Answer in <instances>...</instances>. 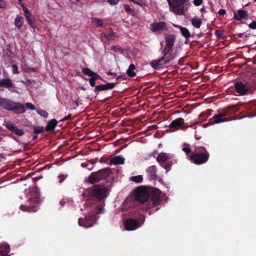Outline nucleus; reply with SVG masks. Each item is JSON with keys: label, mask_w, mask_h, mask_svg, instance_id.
I'll return each instance as SVG.
<instances>
[{"label": "nucleus", "mask_w": 256, "mask_h": 256, "mask_svg": "<svg viewBox=\"0 0 256 256\" xmlns=\"http://www.w3.org/2000/svg\"><path fill=\"white\" fill-rule=\"evenodd\" d=\"M161 191L158 188H153L149 193L146 189L140 186L134 190V198L136 201L144 204L150 198L153 206H158L160 203Z\"/></svg>", "instance_id": "nucleus-1"}, {"label": "nucleus", "mask_w": 256, "mask_h": 256, "mask_svg": "<svg viewBox=\"0 0 256 256\" xmlns=\"http://www.w3.org/2000/svg\"><path fill=\"white\" fill-rule=\"evenodd\" d=\"M88 192L90 196L98 200V204L96 206L97 214H102L104 212L103 207L104 206V199L108 196V189L102 186L96 185L89 190Z\"/></svg>", "instance_id": "nucleus-2"}, {"label": "nucleus", "mask_w": 256, "mask_h": 256, "mask_svg": "<svg viewBox=\"0 0 256 256\" xmlns=\"http://www.w3.org/2000/svg\"><path fill=\"white\" fill-rule=\"evenodd\" d=\"M210 158V154L204 146H194V149L189 157V160L196 165L206 163Z\"/></svg>", "instance_id": "nucleus-3"}, {"label": "nucleus", "mask_w": 256, "mask_h": 256, "mask_svg": "<svg viewBox=\"0 0 256 256\" xmlns=\"http://www.w3.org/2000/svg\"><path fill=\"white\" fill-rule=\"evenodd\" d=\"M0 107L13 112L16 114H22L26 112L24 106L22 104L4 98H0Z\"/></svg>", "instance_id": "nucleus-4"}, {"label": "nucleus", "mask_w": 256, "mask_h": 256, "mask_svg": "<svg viewBox=\"0 0 256 256\" xmlns=\"http://www.w3.org/2000/svg\"><path fill=\"white\" fill-rule=\"evenodd\" d=\"M234 88L236 92L241 96L251 94L256 90V82H237L234 83Z\"/></svg>", "instance_id": "nucleus-5"}, {"label": "nucleus", "mask_w": 256, "mask_h": 256, "mask_svg": "<svg viewBox=\"0 0 256 256\" xmlns=\"http://www.w3.org/2000/svg\"><path fill=\"white\" fill-rule=\"evenodd\" d=\"M136 219L128 218L125 220L124 224L128 230H134L140 227L145 221V216L140 214L136 213L133 216Z\"/></svg>", "instance_id": "nucleus-6"}, {"label": "nucleus", "mask_w": 256, "mask_h": 256, "mask_svg": "<svg viewBox=\"0 0 256 256\" xmlns=\"http://www.w3.org/2000/svg\"><path fill=\"white\" fill-rule=\"evenodd\" d=\"M112 174L110 168H104L98 170L96 172H92L88 177L86 180L92 184L98 182L102 180H104L110 177Z\"/></svg>", "instance_id": "nucleus-7"}, {"label": "nucleus", "mask_w": 256, "mask_h": 256, "mask_svg": "<svg viewBox=\"0 0 256 256\" xmlns=\"http://www.w3.org/2000/svg\"><path fill=\"white\" fill-rule=\"evenodd\" d=\"M160 165L165 170H168L174 164L170 154L162 152L156 158Z\"/></svg>", "instance_id": "nucleus-8"}, {"label": "nucleus", "mask_w": 256, "mask_h": 256, "mask_svg": "<svg viewBox=\"0 0 256 256\" xmlns=\"http://www.w3.org/2000/svg\"><path fill=\"white\" fill-rule=\"evenodd\" d=\"M186 0H168L170 10L176 15H182L184 12V4Z\"/></svg>", "instance_id": "nucleus-9"}, {"label": "nucleus", "mask_w": 256, "mask_h": 256, "mask_svg": "<svg viewBox=\"0 0 256 256\" xmlns=\"http://www.w3.org/2000/svg\"><path fill=\"white\" fill-rule=\"evenodd\" d=\"M240 106H244L248 111V116L252 118L256 116V106H250L249 104H240L238 103L236 105L229 106L228 107V108L232 112L236 113L239 110Z\"/></svg>", "instance_id": "nucleus-10"}, {"label": "nucleus", "mask_w": 256, "mask_h": 256, "mask_svg": "<svg viewBox=\"0 0 256 256\" xmlns=\"http://www.w3.org/2000/svg\"><path fill=\"white\" fill-rule=\"evenodd\" d=\"M98 219L96 214H88L84 218H80L78 219V224L86 228L92 226L96 222Z\"/></svg>", "instance_id": "nucleus-11"}, {"label": "nucleus", "mask_w": 256, "mask_h": 256, "mask_svg": "<svg viewBox=\"0 0 256 256\" xmlns=\"http://www.w3.org/2000/svg\"><path fill=\"white\" fill-rule=\"evenodd\" d=\"M29 202L32 205L26 206L22 204L20 207V210L26 212H36L38 210V204L40 202V198L38 197L30 198Z\"/></svg>", "instance_id": "nucleus-12"}, {"label": "nucleus", "mask_w": 256, "mask_h": 256, "mask_svg": "<svg viewBox=\"0 0 256 256\" xmlns=\"http://www.w3.org/2000/svg\"><path fill=\"white\" fill-rule=\"evenodd\" d=\"M188 126H185L184 119L182 118H179L173 120L170 122L169 128L170 132H174L178 130H186Z\"/></svg>", "instance_id": "nucleus-13"}, {"label": "nucleus", "mask_w": 256, "mask_h": 256, "mask_svg": "<svg viewBox=\"0 0 256 256\" xmlns=\"http://www.w3.org/2000/svg\"><path fill=\"white\" fill-rule=\"evenodd\" d=\"M3 126L10 132L18 136H22L24 134V131L22 130L18 129L16 124L10 121L4 120Z\"/></svg>", "instance_id": "nucleus-14"}, {"label": "nucleus", "mask_w": 256, "mask_h": 256, "mask_svg": "<svg viewBox=\"0 0 256 256\" xmlns=\"http://www.w3.org/2000/svg\"><path fill=\"white\" fill-rule=\"evenodd\" d=\"M116 82H108L106 84H102L95 86L94 92L98 95L100 91L112 90L116 86Z\"/></svg>", "instance_id": "nucleus-15"}, {"label": "nucleus", "mask_w": 256, "mask_h": 256, "mask_svg": "<svg viewBox=\"0 0 256 256\" xmlns=\"http://www.w3.org/2000/svg\"><path fill=\"white\" fill-rule=\"evenodd\" d=\"M230 114L228 110H224L222 112L213 116V122L218 124L221 122L228 121L227 118H224L223 117L224 116H229Z\"/></svg>", "instance_id": "nucleus-16"}, {"label": "nucleus", "mask_w": 256, "mask_h": 256, "mask_svg": "<svg viewBox=\"0 0 256 256\" xmlns=\"http://www.w3.org/2000/svg\"><path fill=\"white\" fill-rule=\"evenodd\" d=\"M234 18L236 20L242 19L246 20L248 18V12L243 10H238L237 12H234Z\"/></svg>", "instance_id": "nucleus-17"}, {"label": "nucleus", "mask_w": 256, "mask_h": 256, "mask_svg": "<svg viewBox=\"0 0 256 256\" xmlns=\"http://www.w3.org/2000/svg\"><path fill=\"white\" fill-rule=\"evenodd\" d=\"M166 64H168L163 57H161L157 60H153L150 62V66L154 70H158L162 68Z\"/></svg>", "instance_id": "nucleus-18"}, {"label": "nucleus", "mask_w": 256, "mask_h": 256, "mask_svg": "<svg viewBox=\"0 0 256 256\" xmlns=\"http://www.w3.org/2000/svg\"><path fill=\"white\" fill-rule=\"evenodd\" d=\"M82 72L84 75L90 76V78L94 79L95 80H103L102 77L97 73L94 72L89 68H82Z\"/></svg>", "instance_id": "nucleus-19"}, {"label": "nucleus", "mask_w": 256, "mask_h": 256, "mask_svg": "<svg viewBox=\"0 0 256 256\" xmlns=\"http://www.w3.org/2000/svg\"><path fill=\"white\" fill-rule=\"evenodd\" d=\"M157 168L154 165L148 166L146 170L149 178L152 180H156L157 178Z\"/></svg>", "instance_id": "nucleus-20"}, {"label": "nucleus", "mask_w": 256, "mask_h": 256, "mask_svg": "<svg viewBox=\"0 0 256 256\" xmlns=\"http://www.w3.org/2000/svg\"><path fill=\"white\" fill-rule=\"evenodd\" d=\"M150 30L153 32H156L162 30L166 26V23L164 22H154L150 24Z\"/></svg>", "instance_id": "nucleus-21"}, {"label": "nucleus", "mask_w": 256, "mask_h": 256, "mask_svg": "<svg viewBox=\"0 0 256 256\" xmlns=\"http://www.w3.org/2000/svg\"><path fill=\"white\" fill-rule=\"evenodd\" d=\"M176 41V36L172 34L167 35L165 38L166 46L171 49L172 48Z\"/></svg>", "instance_id": "nucleus-22"}, {"label": "nucleus", "mask_w": 256, "mask_h": 256, "mask_svg": "<svg viewBox=\"0 0 256 256\" xmlns=\"http://www.w3.org/2000/svg\"><path fill=\"white\" fill-rule=\"evenodd\" d=\"M124 160L125 158L122 157L121 156H116L110 159L109 164L110 166L122 164H124Z\"/></svg>", "instance_id": "nucleus-23"}, {"label": "nucleus", "mask_w": 256, "mask_h": 256, "mask_svg": "<svg viewBox=\"0 0 256 256\" xmlns=\"http://www.w3.org/2000/svg\"><path fill=\"white\" fill-rule=\"evenodd\" d=\"M58 121L56 119L53 118L48 121L47 126L45 127L46 132H52L58 125Z\"/></svg>", "instance_id": "nucleus-24"}, {"label": "nucleus", "mask_w": 256, "mask_h": 256, "mask_svg": "<svg viewBox=\"0 0 256 256\" xmlns=\"http://www.w3.org/2000/svg\"><path fill=\"white\" fill-rule=\"evenodd\" d=\"M10 248L6 244H0V256H8Z\"/></svg>", "instance_id": "nucleus-25"}, {"label": "nucleus", "mask_w": 256, "mask_h": 256, "mask_svg": "<svg viewBox=\"0 0 256 256\" xmlns=\"http://www.w3.org/2000/svg\"><path fill=\"white\" fill-rule=\"evenodd\" d=\"M1 84L2 87L6 88H12L13 86L12 81L8 78L1 79Z\"/></svg>", "instance_id": "nucleus-26"}, {"label": "nucleus", "mask_w": 256, "mask_h": 256, "mask_svg": "<svg viewBox=\"0 0 256 256\" xmlns=\"http://www.w3.org/2000/svg\"><path fill=\"white\" fill-rule=\"evenodd\" d=\"M114 36L115 33L113 32H110L108 34L102 33V40L106 42V41L104 40V38L106 40H112Z\"/></svg>", "instance_id": "nucleus-27"}, {"label": "nucleus", "mask_w": 256, "mask_h": 256, "mask_svg": "<svg viewBox=\"0 0 256 256\" xmlns=\"http://www.w3.org/2000/svg\"><path fill=\"white\" fill-rule=\"evenodd\" d=\"M136 66L134 64H130L127 70L126 74L130 77H134L136 76V72H134Z\"/></svg>", "instance_id": "nucleus-28"}, {"label": "nucleus", "mask_w": 256, "mask_h": 256, "mask_svg": "<svg viewBox=\"0 0 256 256\" xmlns=\"http://www.w3.org/2000/svg\"><path fill=\"white\" fill-rule=\"evenodd\" d=\"M92 22L96 27L103 26V20L102 19L92 18Z\"/></svg>", "instance_id": "nucleus-29"}, {"label": "nucleus", "mask_w": 256, "mask_h": 256, "mask_svg": "<svg viewBox=\"0 0 256 256\" xmlns=\"http://www.w3.org/2000/svg\"><path fill=\"white\" fill-rule=\"evenodd\" d=\"M24 19L23 18L20 16L19 15H17L15 20H14V25L18 28H20L22 27L23 24Z\"/></svg>", "instance_id": "nucleus-30"}, {"label": "nucleus", "mask_w": 256, "mask_h": 256, "mask_svg": "<svg viewBox=\"0 0 256 256\" xmlns=\"http://www.w3.org/2000/svg\"><path fill=\"white\" fill-rule=\"evenodd\" d=\"M180 32L182 35L186 39L188 38L191 36L190 31L187 28L185 27L180 28Z\"/></svg>", "instance_id": "nucleus-31"}, {"label": "nucleus", "mask_w": 256, "mask_h": 256, "mask_svg": "<svg viewBox=\"0 0 256 256\" xmlns=\"http://www.w3.org/2000/svg\"><path fill=\"white\" fill-rule=\"evenodd\" d=\"M160 44L162 46V48H160V52L161 54H162V57H164L165 56H166V55H168L170 53V51L172 50V49L166 46H164V48H163L162 42H160Z\"/></svg>", "instance_id": "nucleus-32"}, {"label": "nucleus", "mask_w": 256, "mask_h": 256, "mask_svg": "<svg viewBox=\"0 0 256 256\" xmlns=\"http://www.w3.org/2000/svg\"><path fill=\"white\" fill-rule=\"evenodd\" d=\"M192 25L196 28H200L202 24V20L200 18H194L192 20Z\"/></svg>", "instance_id": "nucleus-33"}, {"label": "nucleus", "mask_w": 256, "mask_h": 256, "mask_svg": "<svg viewBox=\"0 0 256 256\" xmlns=\"http://www.w3.org/2000/svg\"><path fill=\"white\" fill-rule=\"evenodd\" d=\"M28 25L32 28H35L36 27V18L32 16L26 19Z\"/></svg>", "instance_id": "nucleus-34"}, {"label": "nucleus", "mask_w": 256, "mask_h": 256, "mask_svg": "<svg viewBox=\"0 0 256 256\" xmlns=\"http://www.w3.org/2000/svg\"><path fill=\"white\" fill-rule=\"evenodd\" d=\"M131 181L134 182L136 183H140L143 180V177L142 175H138L136 176H133L130 178Z\"/></svg>", "instance_id": "nucleus-35"}, {"label": "nucleus", "mask_w": 256, "mask_h": 256, "mask_svg": "<svg viewBox=\"0 0 256 256\" xmlns=\"http://www.w3.org/2000/svg\"><path fill=\"white\" fill-rule=\"evenodd\" d=\"M124 10L128 14L134 16L135 14V12L134 10L132 9L128 5L124 4Z\"/></svg>", "instance_id": "nucleus-36"}, {"label": "nucleus", "mask_w": 256, "mask_h": 256, "mask_svg": "<svg viewBox=\"0 0 256 256\" xmlns=\"http://www.w3.org/2000/svg\"><path fill=\"white\" fill-rule=\"evenodd\" d=\"M44 128L42 126H34L33 134H39L43 132Z\"/></svg>", "instance_id": "nucleus-37"}, {"label": "nucleus", "mask_w": 256, "mask_h": 256, "mask_svg": "<svg viewBox=\"0 0 256 256\" xmlns=\"http://www.w3.org/2000/svg\"><path fill=\"white\" fill-rule=\"evenodd\" d=\"M22 6L24 12V16L26 17V20L32 16L31 12L26 7H25L24 5L22 4Z\"/></svg>", "instance_id": "nucleus-38"}, {"label": "nucleus", "mask_w": 256, "mask_h": 256, "mask_svg": "<svg viewBox=\"0 0 256 256\" xmlns=\"http://www.w3.org/2000/svg\"><path fill=\"white\" fill-rule=\"evenodd\" d=\"M163 58H164L165 60L166 61V62L167 64H168L172 60L174 59L175 56L174 54L170 53L168 55H166V56H165Z\"/></svg>", "instance_id": "nucleus-39"}, {"label": "nucleus", "mask_w": 256, "mask_h": 256, "mask_svg": "<svg viewBox=\"0 0 256 256\" xmlns=\"http://www.w3.org/2000/svg\"><path fill=\"white\" fill-rule=\"evenodd\" d=\"M185 146L182 149V151L184 152L188 156L190 154H192V150L190 148V145L188 144H185Z\"/></svg>", "instance_id": "nucleus-40"}, {"label": "nucleus", "mask_w": 256, "mask_h": 256, "mask_svg": "<svg viewBox=\"0 0 256 256\" xmlns=\"http://www.w3.org/2000/svg\"><path fill=\"white\" fill-rule=\"evenodd\" d=\"M36 112L38 114H40V116H42L44 118H46L48 116V112L44 110L37 108L36 110Z\"/></svg>", "instance_id": "nucleus-41"}, {"label": "nucleus", "mask_w": 256, "mask_h": 256, "mask_svg": "<svg viewBox=\"0 0 256 256\" xmlns=\"http://www.w3.org/2000/svg\"><path fill=\"white\" fill-rule=\"evenodd\" d=\"M111 50L115 52H119L120 54L123 53V50L120 46H112Z\"/></svg>", "instance_id": "nucleus-42"}, {"label": "nucleus", "mask_w": 256, "mask_h": 256, "mask_svg": "<svg viewBox=\"0 0 256 256\" xmlns=\"http://www.w3.org/2000/svg\"><path fill=\"white\" fill-rule=\"evenodd\" d=\"M25 106L27 108L31 110H36L37 109L35 108V106H34V105L33 104H32V103H30V102H26L25 104Z\"/></svg>", "instance_id": "nucleus-43"}, {"label": "nucleus", "mask_w": 256, "mask_h": 256, "mask_svg": "<svg viewBox=\"0 0 256 256\" xmlns=\"http://www.w3.org/2000/svg\"><path fill=\"white\" fill-rule=\"evenodd\" d=\"M68 176V174H61L58 176V183H62L64 180Z\"/></svg>", "instance_id": "nucleus-44"}, {"label": "nucleus", "mask_w": 256, "mask_h": 256, "mask_svg": "<svg viewBox=\"0 0 256 256\" xmlns=\"http://www.w3.org/2000/svg\"><path fill=\"white\" fill-rule=\"evenodd\" d=\"M250 28L252 30L256 29V20L252 21L250 24L248 25Z\"/></svg>", "instance_id": "nucleus-45"}, {"label": "nucleus", "mask_w": 256, "mask_h": 256, "mask_svg": "<svg viewBox=\"0 0 256 256\" xmlns=\"http://www.w3.org/2000/svg\"><path fill=\"white\" fill-rule=\"evenodd\" d=\"M214 33L216 38H218L222 36V35L224 34V31L216 30Z\"/></svg>", "instance_id": "nucleus-46"}, {"label": "nucleus", "mask_w": 256, "mask_h": 256, "mask_svg": "<svg viewBox=\"0 0 256 256\" xmlns=\"http://www.w3.org/2000/svg\"><path fill=\"white\" fill-rule=\"evenodd\" d=\"M12 72L14 74H17L19 73V72L18 70V67L16 64H13L12 66Z\"/></svg>", "instance_id": "nucleus-47"}, {"label": "nucleus", "mask_w": 256, "mask_h": 256, "mask_svg": "<svg viewBox=\"0 0 256 256\" xmlns=\"http://www.w3.org/2000/svg\"><path fill=\"white\" fill-rule=\"evenodd\" d=\"M130 0L134 4H136L138 5H140V6H142L144 3L143 0Z\"/></svg>", "instance_id": "nucleus-48"}, {"label": "nucleus", "mask_w": 256, "mask_h": 256, "mask_svg": "<svg viewBox=\"0 0 256 256\" xmlns=\"http://www.w3.org/2000/svg\"><path fill=\"white\" fill-rule=\"evenodd\" d=\"M72 116L71 114H68L67 116H64L62 120L61 121H66L68 120H70L72 119Z\"/></svg>", "instance_id": "nucleus-49"}, {"label": "nucleus", "mask_w": 256, "mask_h": 256, "mask_svg": "<svg viewBox=\"0 0 256 256\" xmlns=\"http://www.w3.org/2000/svg\"><path fill=\"white\" fill-rule=\"evenodd\" d=\"M96 81V80H95L94 79H92V78H90L89 80V82H90V86L92 87L95 86Z\"/></svg>", "instance_id": "nucleus-50"}, {"label": "nucleus", "mask_w": 256, "mask_h": 256, "mask_svg": "<svg viewBox=\"0 0 256 256\" xmlns=\"http://www.w3.org/2000/svg\"><path fill=\"white\" fill-rule=\"evenodd\" d=\"M202 0H194V4L196 6H198L202 4Z\"/></svg>", "instance_id": "nucleus-51"}, {"label": "nucleus", "mask_w": 256, "mask_h": 256, "mask_svg": "<svg viewBox=\"0 0 256 256\" xmlns=\"http://www.w3.org/2000/svg\"><path fill=\"white\" fill-rule=\"evenodd\" d=\"M120 0H108V2L112 5H115L118 4Z\"/></svg>", "instance_id": "nucleus-52"}, {"label": "nucleus", "mask_w": 256, "mask_h": 256, "mask_svg": "<svg viewBox=\"0 0 256 256\" xmlns=\"http://www.w3.org/2000/svg\"><path fill=\"white\" fill-rule=\"evenodd\" d=\"M218 14L222 16H224L226 14V11L224 9H220L219 10Z\"/></svg>", "instance_id": "nucleus-53"}, {"label": "nucleus", "mask_w": 256, "mask_h": 256, "mask_svg": "<svg viewBox=\"0 0 256 256\" xmlns=\"http://www.w3.org/2000/svg\"><path fill=\"white\" fill-rule=\"evenodd\" d=\"M6 6V3L3 0H0V8H4Z\"/></svg>", "instance_id": "nucleus-54"}, {"label": "nucleus", "mask_w": 256, "mask_h": 256, "mask_svg": "<svg viewBox=\"0 0 256 256\" xmlns=\"http://www.w3.org/2000/svg\"><path fill=\"white\" fill-rule=\"evenodd\" d=\"M150 208V204H146L145 207L142 208L144 211H146Z\"/></svg>", "instance_id": "nucleus-55"}, {"label": "nucleus", "mask_w": 256, "mask_h": 256, "mask_svg": "<svg viewBox=\"0 0 256 256\" xmlns=\"http://www.w3.org/2000/svg\"><path fill=\"white\" fill-rule=\"evenodd\" d=\"M108 75L113 76H116V74L115 72H108Z\"/></svg>", "instance_id": "nucleus-56"}, {"label": "nucleus", "mask_w": 256, "mask_h": 256, "mask_svg": "<svg viewBox=\"0 0 256 256\" xmlns=\"http://www.w3.org/2000/svg\"><path fill=\"white\" fill-rule=\"evenodd\" d=\"M59 203L61 206H63L65 204V202L63 200H60Z\"/></svg>", "instance_id": "nucleus-57"}, {"label": "nucleus", "mask_w": 256, "mask_h": 256, "mask_svg": "<svg viewBox=\"0 0 256 256\" xmlns=\"http://www.w3.org/2000/svg\"><path fill=\"white\" fill-rule=\"evenodd\" d=\"M244 34L242 33H239L237 34L239 38H241L242 37V36H244Z\"/></svg>", "instance_id": "nucleus-58"}, {"label": "nucleus", "mask_w": 256, "mask_h": 256, "mask_svg": "<svg viewBox=\"0 0 256 256\" xmlns=\"http://www.w3.org/2000/svg\"><path fill=\"white\" fill-rule=\"evenodd\" d=\"M149 156H154V157H155V152H152L150 154H149Z\"/></svg>", "instance_id": "nucleus-59"}, {"label": "nucleus", "mask_w": 256, "mask_h": 256, "mask_svg": "<svg viewBox=\"0 0 256 256\" xmlns=\"http://www.w3.org/2000/svg\"><path fill=\"white\" fill-rule=\"evenodd\" d=\"M120 78H125V76H118L117 78H116V80H119Z\"/></svg>", "instance_id": "nucleus-60"}, {"label": "nucleus", "mask_w": 256, "mask_h": 256, "mask_svg": "<svg viewBox=\"0 0 256 256\" xmlns=\"http://www.w3.org/2000/svg\"><path fill=\"white\" fill-rule=\"evenodd\" d=\"M174 26L175 27V28H179L180 30V28H182V26H178V25H176V24H174Z\"/></svg>", "instance_id": "nucleus-61"}, {"label": "nucleus", "mask_w": 256, "mask_h": 256, "mask_svg": "<svg viewBox=\"0 0 256 256\" xmlns=\"http://www.w3.org/2000/svg\"><path fill=\"white\" fill-rule=\"evenodd\" d=\"M188 42H189L188 39V38L186 39L185 44H188Z\"/></svg>", "instance_id": "nucleus-62"}, {"label": "nucleus", "mask_w": 256, "mask_h": 256, "mask_svg": "<svg viewBox=\"0 0 256 256\" xmlns=\"http://www.w3.org/2000/svg\"><path fill=\"white\" fill-rule=\"evenodd\" d=\"M36 138H37V136H33L32 140H36Z\"/></svg>", "instance_id": "nucleus-63"}, {"label": "nucleus", "mask_w": 256, "mask_h": 256, "mask_svg": "<svg viewBox=\"0 0 256 256\" xmlns=\"http://www.w3.org/2000/svg\"><path fill=\"white\" fill-rule=\"evenodd\" d=\"M30 70L32 71V72H35L36 71V68H30Z\"/></svg>", "instance_id": "nucleus-64"}]
</instances>
